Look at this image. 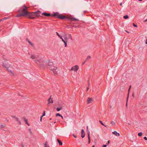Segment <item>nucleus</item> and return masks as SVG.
Instances as JSON below:
<instances>
[{
	"label": "nucleus",
	"instance_id": "1",
	"mask_svg": "<svg viewBox=\"0 0 147 147\" xmlns=\"http://www.w3.org/2000/svg\"><path fill=\"white\" fill-rule=\"evenodd\" d=\"M31 58L34 60L36 63L39 65L40 67H46L47 62L46 61H44L41 59V57L38 55L33 54L31 55Z\"/></svg>",
	"mask_w": 147,
	"mask_h": 147
},
{
	"label": "nucleus",
	"instance_id": "2",
	"mask_svg": "<svg viewBox=\"0 0 147 147\" xmlns=\"http://www.w3.org/2000/svg\"><path fill=\"white\" fill-rule=\"evenodd\" d=\"M28 9V7L24 5L23 6L22 8H21L19 10H18V12H22V13H20L18 14L16 16L17 17H19L21 16H24L28 15V12L27 10Z\"/></svg>",
	"mask_w": 147,
	"mask_h": 147
},
{
	"label": "nucleus",
	"instance_id": "3",
	"mask_svg": "<svg viewBox=\"0 0 147 147\" xmlns=\"http://www.w3.org/2000/svg\"><path fill=\"white\" fill-rule=\"evenodd\" d=\"M47 66H49V67H47L49 68L52 71L55 75L57 74V72L59 70L56 67L54 66L52 63L49 62L48 63Z\"/></svg>",
	"mask_w": 147,
	"mask_h": 147
},
{
	"label": "nucleus",
	"instance_id": "4",
	"mask_svg": "<svg viewBox=\"0 0 147 147\" xmlns=\"http://www.w3.org/2000/svg\"><path fill=\"white\" fill-rule=\"evenodd\" d=\"M52 16L56 17L57 18L60 19H64L67 18V17L61 14H60L58 12H56L52 15Z\"/></svg>",
	"mask_w": 147,
	"mask_h": 147
},
{
	"label": "nucleus",
	"instance_id": "5",
	"mask_svg": "<svg viewBox=\"0 0 147 147\" xmlns=\"http://www.w3.org/2000/svg\"><path fill=\"white\" fill-rule=\"evenodd\" d=\"M5 57V56L3 55L2 56L3 59L4 60V61L3 63V67L6 68L8 70V68L10 67V65L8 63L5 61L6 60V59Z\"/></svg>",
	"mask_w": 147,
	"mask_h": 147
},
{
	"label": "nucleus",
	"instance_id": "6",
	"mask_svg": "<svg viewBox=\"0 0 147 147\" xmlns=\"http://www.w3.org/2000/svg\"><path fill=\"white\" fill-rule=\"evenodd\" d=\"M63 36L64 38V39H63L62 37L61 39L62 41L64 43L65 47H67V43L68 41V38H67L66 34L65 33H64L63 34Z\"/></svg>",
	"mask_w": 147,
	"mask_h": 147
},
{
	"label": "nucleus",
	"instance_id": "7",
	"mask_svg": "<svg viewBox=\"0 0 147 147\" xmlns=\"http://www.w3.org/2000/svg\"><path fill=\"white\" fill-rule=\"evenodd\" d=\"M29 18L31 19H34L36 18L35 13L34 12H28V15Z\"/></svg>",
	"mask_w": 147,
	"mask_h": 147
},
{
	"label": "nucleus",
	"instance_id": "8",
	"mask_svg": "<svg viewBox=\"0 0 147 147\" xmlns=\"http://www.w3.org/2000/svg\"><path fill=\"white\" fill-rule=\"evenodd\" d=\"M79 69V67L78 65H76L72 67L71 70L76 71Z\"/></svg>",
	"mask_w": 147,
	"mask_h": 147
},
{
	"label": "nucleus",
	"instance_id": "9",
	"mask_svg": "<svg viewBox=\"0 0 147 147\" xmlns=\"http://www.w3.org/2000/svg\"><path fill=\"white\" fill-rule=\"evenodd\" d=\"M53 102V101L52 99L51 98V96L49 98L48 100V103L47 104L48 106H49L50 104L52 103Z\"/></svg>",
	"mask_w": 147,
	"mask_h": 147
},
{
	"label": "nucleus",
	"instance_id": "10",
	"mask_svg": "<svg viewBox=\"0 0 147 147\" xmlns=\"http://www.w3.org/2000/svg\"><path fill=\"white\" fill-rule=\"evenodd\" d=\"M93 101V99L92 98H89L87 100V104H90L92 103Z\"/></svg>",
	"mask_w": 147,
	"mask_h": 147
},
{
	"label": "nucleus",
	"instance_id": "11",
	"mask_svg": "<svg viewBox=\"0 0 147 147\" xmlns=\"http://www.w3.org/2000/svg\"><path fill=\"white\" fill-rule=\"evenodd\" d=\"M12 117L14 118L16 120V121H17L18 122L19 124L20 125L21 124V122L17 117H16L14 116H12Z\"/></svg>",
	"mask_w": 147,
	"mask_h": 147
},
{
	"label": "nucleus",
	"instance_id": "12",
	"mask_svg": "<svg viewBox=\"0 0 147 147\" xmlns=\"http://www.w3.org/2000/svg\"><path fill=\"white\" fill-rule=\"evenodd\" d=\"M81 134V137H82V138H84L85 136V134L84 133V131L83 129H82Z\"/></svg>",
	"mask_w": 147,
	"mask_h": 147
},
{
	"label": "nucleus",
	"instance_id": "13",
	"mask_svg": "<svg viewBox=\"0 0 147 147\" xmlns=\"http://www.w3.org/2000/svg\"><path fill=\"white\" fill-rule=\"evenodd\" d=\"M87 134H88V143L90 144V131H88H88H87Z\"/></svg>",
	"mask_w": 147,
	"mask_h": 147
},
{
	"label": "nucleus",
	"instance_id": "14",
	"mask_svg": "<svg viewBox=\"0 0 147 147\" xmlns=\"http://www.w3.org/2000/svg\"><path fill=\"white\" fill-rule=\"evenodd\" d=\"M42 15L47 16H52L50 15V13H47L45 12L43 13L42 14Z\"/></svg>",
	"mask_w": 147,
	"mask_h": 147
},
{
	"label": "nucleus",
	"instance_id": "15",
	"mask_svg": "<svg viewBox=\"0 0 147 147\" xmlns=\"http://www.w3.org/2000/svg\"><path fill=\"white\" fill-rule=\"evenodd\" d=\"M112 134H113L115 135V136H119L120 134L119 133H117L116 131H114L113 132H112Z\"/></svg>",
	"mask_w": 147,
	"mask_h": 147
},
{
	"label": "nucleus",
	"instance_id": "16",
	"mask_svg": "<svg viewBox=\"0 0 147 147\" xmlns=\"http://www.w3.org/2000/svg\"><path fill=\"white\" fill-rule=\"evenodd\" d=\"M34 13H35V16H37V15H39L40 14V11H37L35 12H34Z\"/></svg>",
	"mask_w": 147,
	"mask_h": 147
},
{
	"label": "nucleus",
	"instance_id": "17",
	"mask_svg": "<svg viewBox=\"0 0 147 147\" xmlns=\"http://www.w3.org/2000/svg\"><path fill=\"white\" fill-rule=\"evenodd\" d=\"M91 58V57L90 56H88L86 58V60H85V61L84 62V63H83V64H84L85 63V62L86 61H87V60L90 59Z\"/></svg>",
	"mask_w": 147,
	"mask_h": 147
},
{
	"label": "nucleus",
	"instance_id": "18",
	"mask_svg": "<svg viewBox=\"0 0 147 147\" xmlns=\"http://www.w3.org/2000/svg\"><path fill=\"white\" fill-rule=\"evenodd\" d=\"M131 86H130L129 88V89H128V95H127V101H128V96H129V90H130V89L131 88Z\"/></svg>",
	"mask_w": 147,
	"mask_h": 147
},
{
	"label": "nucleus",
	"instance_id": "19",
	"mask_svg": "<svg viewBox=\"0 0 147 147\" xmlns=\"http://www.w3.org/2000/svg\"><path fill=\"white\" fill-rule=\"evenodd\" d=\"M56 33L57 35L61 39V38H62V36H61L60 35L59 33L57 32H56Z\"/></svg>",
	"mask_w": 147,
	"mask_h": 147
},
{
	"label": "nucleus",
	"instance_id": "20",
	"mask_svg": "<svg viewBox=\"0 0 147 147\" xmlns=\"http://www.w3.org/2000/svg\"><path fill=\"white\" fill-rule=\"evenodd\" d=\"M57 142L59 143V145L61 146L62 145V143L59 140L57 139Z\"/></svg>",
	"mask_w": 147,
	"mask_h": 147
},
{
	"label": "nucleus",
	"instance_id": "21",
	"mask_svg": "<svg viewBox=\"0 0 147 147\" xmlns=\"http://www.w3.org/2000/svg\"><path fill=\"white\" fill-rule=\"evenodd\" d=\"M68 35V37H69V38L71 40H73V39H72V36H71V34H69Z\"/></svg>",
	"mask_w": 147,
	"mask_h": 147
},
{
	"label": "nucleus",
	"instance_id": "22",
	"mask_svg": "<svg viewBox=\"0 0 147 147\" xmlns=\"http://www.w3.org/2000/svg\"><path fill=\"white\" fill-rule=\"evenodd\" d=\"M62 109V108L61 107H58V108H57V109H56V110H57V111H60V110H61V109Z\"/></svg>",
	"mask_w": 147,
	"mask_h": 147
},
{
	"label": "nucleus",
	"instance_id": "23",
	"mask_svg": "<svg viewBox=\"0 0 147 147\" xmlns=\"http://www.w3.org/2000/svg\"><path fill=\"white\" fill-rule=\"evenodd\" d=\"M71 21H77L78 20V19H76V18H72L71 19Z\"/></svg>",
	"mask_w": 147,
	"mask_h": 147
},
{
	"label": "nucleus",
	"instance_id": "24",
	"mask_svg": "<svg viewBox=\"0 0 147 147\" xmlns=\"http://www.w3.org/2000/svg\"><path fill=\"white\" fill-rule=\"evenodd\" d=\"M111 124L112 125L115 126L116 125V123L114 121H111Z\"/></svg>",
	"mask_w": 147,
	"mask_h": 147
},
{
	"label": "nucleus",
	"instance_id": "25",
	"mask_svg": "<svg viewBox=\"0 0 147 147\" xmlns=\"http://www.w3.org/2000/svg\"><path fill=\"white\" fill-rule=\"evenodd\" d=\"M24 121H25V122H26V124H27V125H29V124L28 123L27 120L26 119H24Z\"/></svg>",
	"mask_w": 147,
	"mask_h": 147
},
{
	"label": "nucleus",
	"instance_id": "26",
	"mask_svg": "<svg viewBox=\"0 0 147 147\" xmlns=\"http://www.w3.org/2000/svg\"><path fill=\"white\" fill-rule=\"evenodd\" d=\"M28 42L29 43V44L31 45V46H33V44L31 43L27 39Z\"/></svg>",
	"mask_w": 147,
	"mask_h": 147
},
{
	"label": "nucleus",
	"instance_id": "27",
	"mask_svg": "<svg viewBox=\"0 0 147 147\" xmlns=\"http://www.w3.org/2000/svg\"><path fill=\"white\" fill-rule=\"evenodd\" d=\"M47 142H46L45 144V147H49V146L47 145Z\"/></svg>",
	"mask_w": 147,
	"mask_h": 147
},
{
	"label": "nucleus",
	"instance_id": "28",
	"mask_svg": "<svg viewBox=\"0 0 147 147\" xmlns=\"http://www.w3.org/2000/svg\"><path fill=\"white\" fill-rule=\"evenodd\" d=\"M142 132H140L138 133V135L139 136H142Z\"/></svg>",
	"mask_w": 147,
	"mask_h": 147
},
{
	"label": "nucleus",
	"instance_id": "29",
	"mask_svg": "<svg viewBox=\"0 0 147 147\" xmlns=\"http://www.w3.org/2000/svg\"><path fill=\"white\" fill-rule=\"evenodd\" d=\"M128 18V16L127 15H125L123 17V18L124 19H126Z\"/></svg>",
	"mask_w": 147,
	"mask_h": 147
},
{
	"label": "nucleus",
	"instance_id": "30",
	"mask_svg": "<svg viewBox=\"0 0 147 147\" xmlns=\"http://www.w3.org/2000/svg\"><path fill=\"white\" fill-rule=\"evenodd\" d=\"M100 123L101 124V125H103L104 126H105V127H107L104 124L102 123V121H100Z\"/></svg>",
	"mask_w": 147,
	"mask_h": 147
},
{
	"label": "nucleus",
	"instance_id": "31",
	"mask_svg": "<svg viewBox=\"0 0 147 147\" xmlns=\"http://www.w3.org/2000/svg\"><path fill=\"white\" fill-rule=\"evenodd\" d=\"M45 111H44L42 115L41 116L42 117H43V116H45Z\"/></svg>",
	"mask_w": 147,
	"mask_h": 147
},
{
	"label": "nucleus",
	"instance_id": "32",
	"mask_svg": "<svg viewBox=\"0 0 147 147\" xmlns=\"http://www.w3.org/2000/svg\"><path fill=\"white\" fill-rule=\"evenodd\" d=\"M61 115L59 113H57L56 115V117H57V116H60V117L61 116Z\"/></svg>",
	"mask_w": 147,
	"mask_h": 147
},
{
	"label": "nucleus",
	"instance_id": "33",
	"mask_svg": "<svg viewBox=\"0 0 147 147\" xmlns=\"http://www.w3.org/2000/svg\"><path fill=\"white\" fill-rule=\"evenodd\" d=\"M133 25L134 27H137V26L136 25H135L134 23H133Z\"/></svg>",
	"mask_w": 147,
	"mask_h": 147
},
{
	"label": "nucleus",
	"instance_id": "34",
	"mask_svg": "<svg viewBox=\"0 0 147 147\" xmlns=\"http://www.w3.org/2000/svg\"><path fill=\"white\" fill-rule=\"evenodd\" d=\"M144 139L146 140H147V138L146 137H144Z\"/></svg>",
	"mask_w": 147,
	"mask_h": 147
},
{
	"label": "nucleus",
	"instance_id": "35",
	"mask_svg": "<svg viewBox=\"0 0 147 147\" xmlns=\"http://www.w3.org/2000/svg\"><path fill=\"white\" fill-rule=\"evenodd\" d=\"M29 131H30V133L31 134L32 133V131H31V129H29Z\"/></svg>",
	"mask_w": 147,
	"mask_h": 147
},
{
	"label": "nucleus",
	"instance_id": "36",
	"mask_svg": "<svg viewBox=\"0 0 147 147\" xmlns=\"http://www.w3.org/2000/svg\"><path fill=\"white\" fill-rule=\"evenodd\" d=\"M107 145H103L102 146V147H106Z\"/></svg>",
	"mask_w": 147,
	"mask_h": 147
},
{
	"label": "nucleus",
	"instance_id": "37",
	"mask_svg": "<svg viewBox=\"0 0 147 147\" xmlns=\"http://www.w3.org/2000/svg\"><path fill=\"white\" fill-rule=\"evenodd\" d=\"M73 137L75 138H76V136L74 135V134L73 135Z\"/></svg>",
	"mask_w": 147,
	"mask_h": 147
},
{
	"label": "nucleus",
	"instance_id": "38",
	"mask_svg": "<svg viewBox=\"0 0 147 147\" xmlns=\"http://www.w3.org/2000/svg\"><path fill=\"white\" fill-rule=\"evenodd\" d=\"M86 129H87V131H88L89 130H88V126H87Z\"/></svg>",
	"mask_w": 147,
	"mask_h": 147
},
{
	"label": "nucleus",
	"instance_id": "39",
	"mask_svg": "<svg viewBox=\"0 0 147 147\" xmlns=\"http://www.w3.org/2000/svg\"><path fill=\"white\" fill-rule=\"evenodd\" d=\"M144 22H147V19L146 20H144Z\"/></svg>",
	"mask_w": 147,
	"mask_h": 147
},
{
	"label": "nucleus",
	"instance_id": "40",
	"mask_svg": "<svg viewBox=\"0 0 147 147\" xmlns=\"http://www.w3.org/2000/svg\"><path fill=\"white\" fill-rule=\"evenodd\" d=\"M42 117L41 116V117H40V121H42Z\"/></svg>",
	"mask_w": 147,
	"mask_h": 147
},
{
	"label": "nucleus",
	"instance_id": "41",
	"mask_svg": "<svg viewBox=\"0 0 147 147\" xmlns=\"http://www.w3.org/2000/svg\"><path fill=\"white\" fill-rule=\"evenodd\" d=\"M145 43H146V44H147V39H146V40Z\"/></svg>",
	"mask_w": 147,
	"mask_h": 147
},
{
	"label": "nucleus",
	"instance_id": "42",
	"mask_svg": "<svg viewBox=\"0 0 147 147\" xmlns=\"http://www.w3.org/2000/svg\"><path fill=\"white\" fill-rule=\"evenodd\" d=\"M60 117H61V118H62V119H63V117L61 115V116H60Z\"/></svg>",
	"mask_w": 147,
	"mask_h": 147
},
{
	"label": "nucleus",
	"instance_id": "43",
	"mask_svg": "<svg viewBox=\"0 0 147 147\" xmlns=\"http://www.w3.org/2000/svg\"><path fill=\"white\" fill-rule=\"evenodd\" d=\"M110 143V141L109 140L108 141V144H109Z\"/></svg>",
	"mask_w": 147,
	"mask_h": 147
},
{
	"label": "nucleus",
	"instance_id": "44",
	"mask_svg": "<svg viewBox=\"0 0 147 147\" xmlns=\"http://www.w3.org/2000/svg\"><path fill=\"white\" fill-rule=\"evenodd\" d=\"M4 127V126L3 125H1V127Z\"/></svg>",
	"mask_w": 147,
	"mask_h": 147
},
{
	"label": "nucleus",
	"instance_id": "45",
	"mask_svg": "<svg viewBox=\"0 0 147 147\" xmlns=\"http://www.w3.org/2000/svg\"><path fill=\"white\" fill-rule=\"evenodd\" d=\"M122 5V3H120V6H121V5Z\"/></svg>",
	"mask_w": 147,
	"mask_h": 147
},
{
	"label": "nucleus",
	"instance_id": "46",
	"mask_svg": "<svg viewBox=\"0 0 147 147\" xmlns=\"http://www.w3.org/2000/svg\"><path fill=\"white\" fill-rule=\"evenodd\" d=\"M125 31H126V32H127V33H129L128 32V31H127V30H125Z\"/></svg>",
	"mask_w": 147,
	"mask_h": 147
},
{
	"label": "nucleus",
	"instance_id": "47",
	"mask_svg": "<svg viewBox=\"0 0 147 147\" xmlns=\"http://www.w3.org/2000/svg\"><path fill=\"white\" fill-rule=\"evenodd\" d=\"M139 1H142V0H138Z\"/></svg>",
	"mask_w": 147,
	"mask_h": 147
},
{
	"label": "nucleus",
	"instance_id": "48",
	"mask_svg": "<svg viewBox=\"0 0 147 147\" xmlns=\"http://www.w3.org/2000/svg\"><path fill=\"white\" fill-rule=\"evenodd\" d=\"M3 19H1V20H0V21H1L2 20H3Z\"/></svg>",
	"mask_w": 147,
	"mask_h": 147
},
{
	"label": "nucleus",
	"instance_id": "49",
	"mask_svg": "<svg viewBox=\"0 0 147 147\" xmlns=\"http://www.w3.org/2000/svg\"><path fill=\"white\" fill-rule=\"evenodd\" d=\"M92 147H95V146L94 145H93Z\"/></svg>",
	"mask_w": 147,
	"mask_h": 147
},
{
	"label": "nucleus",
	"instance_id": "50",
	"mask_svg": "<svg viewBox=\"0 0 147 147\" xmlns=\"http://www.w3.org/2000/svg\"><path fill=\"white\" fill-rule=\"evenodd\" d=\"M50 119V120H51V118H50V119Z\"/></svg>",
	"mask_w": 147,
	"mask_h": 147
},
{
	"label": "nucleus",
	"instance_id": "51",
	"mask_svg": "<svg viewBox=\"0 0 147 147\" xmlns=\"http://www.w3.org/2000/svg\"><path fill=\"white\" fill-rule=\"evenodd\" d=\"M56 123V122L55 121L54 122V123Z\"/></svg>",
	"mask_w": 147,
	"mask_h": 147
},
{
	"label": "nucleus",
	"instance_id": "52",
	"mask_svg": "<svg viewBox=\"0 0 147 147\" xmlns=\"http://www.w3.org/2000/svg\"><path fill=\"white\" fill-rule=\"evenodd\" d=\"M88 88H87V90H88Z\"/></svg>",
	"mask_w": 147,
	"mask_h": 147
},
{
	"label": "nucleus",
	"instance_id": "53",
	"mask_svg": "<svg viewBox=\"0 0 147 147\" xmlns=\"http://www.w3.org/2000/svg\"><path fill=\"white\" fill-rule=\"evenodd\" d=\"M127 103L126 104V105L127 106Z\"/></svg>",
	"mask_w": 147,
	"mask_h": 147
}]
</instances>
